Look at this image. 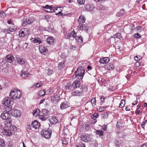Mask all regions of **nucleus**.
<instances>
[{
    "label": "nucleus",
    "instance_id": "obj_1",
    "mask_svg": "<svg viewBox=\"0 0 147 147\" xmlns=\"http://www.w3.org/2000/svg\"><path fill=\"white\" fill-rule=\"evenodd\" d=\"M80 85V82L79 81H75L72 84L68 82L65 86V88L66 90H71L73 88L75 89Z\"/></svg>",
    "mask_w": 147,
    "mask_h": 147
},
{
    "label": "nucleus",
    "instance_id": "obj_2",
    "mask_svg": "<svg viewBox=\"0 0 147 147\" xmlns=\"http://www.w3.org/2000/svg\"><path fill=\"white\" fill-rule=\"evenodd\" d=\"M22 93L21 91L16 89H14L11 91L10 96L13 99H19L21 96Z\"/></svg>",
    "mask_w": 147,
    "mask_h": 147
},
{
    "label": "nucleus",
    "instance_id": "obj_3",
    "mask_svg": "<svg viewBox=\"0 0 147 147\" xmlns=\"http://www.w3.org/2000/svg\"><path fill=\"white\" fill-rule=\"evenodd\" d=\"M29 30L27 28H25L20 30L19 32V36L20 37H25L30 33Z\"/></svg>",
    "mask_w": 147,
    "mask_h": 147
},
{
    "label": "nucleus",
    "instance_id": "obj_4",
    "mask_svg": "<svg viewBox=\"0 0 147 147\" xmlns=\"http://www.w3.org/2000/svg\"><path fill=\"white\" fill-rule=\"evenodd\" d=\"M52 133V131L49 129H43L41 131V135L46 138H49L51 137Z\"/></svg>",
    "mask_w": 147,
    "mask_h": 147
},
{
    "label": "nucleus",
    "instance_id": "obj_5",
    "mask_svg": "<svg viewBox=\"0 0 147 147\" xmlns=\"http://www.w3.org/2000/svg\"><path fill=\"white\" fill-rule=\"evenodd\" d=\"M39 50L40 53L44 55H47L48 52V51L46 47L42 45L39 46Z\"/></svg>",
    "mask_w": 147,
    "mask_h": 147
},
{
    "label": "nucleus",
    "instance_id": "obj_6",
    "mask_svg": "<svg viewBox=\"0 0 147 147\" xmlns=\"http://www.w3.org/2000/svg\"><path fill=\"white\" fill-rule=\"evenodd\" d=\"M11 115L14 117H19L21 115V111H20L18 110L15 108L11 110Z\"/></svg>",
    "mask_w": 147,
    "mask_h": 147
},
{
    "label": "nucleus",
    "instance_id": "obj_7",
    "mask_svg": "<svg viewBox=\"0 0 147 147\" xmlns=\"http://www.w3.org/2000/svg\"><path fill=\"white\" fill-rule=\"evenodd\" d=\"M13 102L12 100L9 97H6L3 100L2 103L5 105L13 104Z\"/></svg>",
    "mask_w": 147,
    "mask_h": 147
},
{
    "label": "nucleus",
    "instance_id": "obj_8",
    "mask_svg": "<svg viewBox=\"0 0 147 147\" xmlns=\"http://www.w3.org/2000/svg\"><path fill=\"white\" fill-rule=\"evenodd\" d=\"M81 140L85 142H87L90 140L89 136L87 134H82L81 136Z\"/></svg>",
    "mask_w": 147,
    "mask_h": 147
},
{
    "label": "nucleus",
    "instance_id": "obj_9",
    "mask_svg": "<svg viewBox=\"0 0 147 147\" xmlns=\"http://www.w3.org/2000/svg\"><path fill=\"white\" fill-rule=\"evenodd\" d=\"M0 117L3 119L6 120L10 117V115L8 112L3 111Z\"/></svg>",
    "mask_w": 147,
    "mask_h": 147
},
{
    "label": "nucleus",
    "instance_id": "obj_10",
    "mask_svg": "<svg viewBox=\"0 0 147 147\" xmlns=\"http://www.w3.org/2000/svg\"><path fill=\"white\" fill-rule=\"evenodd\" d=\"M33 128L36 129H38L40 127V123L37 120H35L33 121L31 124Z\"/></svg>",
    "mask_w": 147,
    "mask_h": 147
},
{
    "label": "nucleus",
    "instance_id": "obj_11",
    "mask_svg": "<svg viewBox=\"0 0 147 147\" xmlns=\"http://www.w3.org/2000/svg\"><path fill=\"white\" fill-rule=\"evenodd\" d=\"M14 59V58L13 56L11 55H7L5 58V60L8 63H11Z\"/></svg>",
    "mask_w": 147,
    "mask_h": 147
},
{
    "label": "nucleus",
    "instance_id": "obj_12",
    "mask_svg": "<svg viewBox=\"0 0 147 147\" xmlns=\"http://www.w3.org/2000/svg\"><path fill=\"white\" fill-rule=\"evenodd\" d=\"M60 99V96H59L56 95L53 96L51 98L52 102L55 103H57Z\"/></svg>",
    "mask_w": 147,
    "mask_h": 147
},
{
    "label": "nucleus",
    "instance_id": "obj_13",
    "mask_svg": "<svg viewBox=\"0 0 147 147\" xmlns=\"http://www.w3.org/2000/svg\"><path fill=\"white\" fill-rule=\"evenodd\" d=\"M69 106V104L67 102L64 101L61 103L60 107L61 109L63 110L67 108Z\"/></svg>",
    "mask_w": 147,
    "mask_h": 147
},
{
    "label": "nucleus",
    "instance_id": "obj_14",
    "mask_svg": "<svg viewBox=\"0 0 147 147\" xmlns=\"http://www.w3.org/2000/svg\"><path fill=\"white\" fill-rule=\"evenodd\" d=\"M4 135L10 136L12 135V133L9 130L6 129H3L1 132Z\"/></svg>",
    "mask_w": 147,
    "mask_h": 147
},
{
    "label": "nucleus",
    "instance_id": "obj_15",
    "mask_svg": "<svg viewBox=\"0 0 147 147\" xmlns=\"http://www.w3.org/2000/svg\"><path fill=\"white\" fill-rule=\"evenodd\" d=\"M109 59L108 57H105L100 59L99 60V62L101 63L106 64L109 62Z\"/></svg>",
    "mask_w": 147,
    "mask_h": 147
},
{
    "label": "nucleus",
    "instance_id": "obj_16",
    "mask_svg": "<svg viewBox=\"0 0 147 147\" xmlns=\"http://www.w3.org/2000/svg\"><path fill=\"white\" fill-rule=\"evenodd\" d=\"M21 19L22 20V25L23 26H25L28 24V23L27 17L25 16H22L21 17Z\"/></svg>",
    "mask_w": 147,
    "mask_h": 147
},
{
    "label": "nucleus",
    "instance_id": "obj_17",
    "mask_svg": "<svg viewBox=\"0 0 147 147\" xmlns=\"http://www.w3.org/2000/svg\"><path fill=\"white\" fill-rule=\"evenodd\" d=\"M50 123L51 124H55L59 122V120L57 117H52L50 120Z\"/></svg>",
    "mask_w": 147,
    "mask_h": 147
},
{
    "label": "nucleus",
    "instance_id": "obj_18",
    "mask_svg": "<svg viewBox=\"0 0 147 147\" xmlns=\"http://www.w3.org/2000/svg\"><path fill=\"white\" fill-rule=\"evenodd\" d=\"M83 94V93L82 91L77 90V91H74L71 93V94L73 96H81Z\"/></svg>",
    "mask_w": 147,
    "mask_h": 147
},
{
    "label": "nucleus",
    "instance_id": "obj_19",
    "mask_svg": "<svg viewBox=\"0 0 147 147\" xmlns=\"http://www.w3.org/2000/svg\"><path fill=\"white\" fill-rule=\"evenodd\" d=\"M84 70L83 69V68L81 67H78L77 70L75 71V73L84 74Z\"/></svg>",
    "mask_w": 147,
    "mask_h": 147
},
{
    "label": "nucleus",
    "instance_id": "obj_20",
    "mask_svg": "<svg viewBox=\"0 0 147 147\" xmlns=\"http://www.w3.org/2000/svg\"><path fill=\"white\" fill-rule=\"evenodd\" d=\"M52 5H46L45 6H43L42 7L43 8H45L46 9L45 11L47 12H52V10H53L52 9Z\"/></svg>",
    "mask_w": 147,
    "mask_h": 147
},
{
    "label": "nucleus",
    "instance_id": "obj_21",
    "mask_svg": "<svg viewBox=\"0 0 147 147\" xmlns=\"http://www.w3.org/2000/svg\"><path fill=\"white\" fill-rule=\"evenodd\" d=\"M47 41L48 43L53 45L54 44V38L52 37H49L47 39Z\"/></svg>",
    "mask_w": 147,
    "mask_h": 147
},
{
    "label": "nucleus",
    "instance_id": "obj_22",
    "mask_svg": "<svg viewBox=\"0 0 147 147\" xmlns=\"http://www.w3.org/2000/svg\"><path fill=\"white\" fill-rule=\"evenodd\" d=\"M31 40L32 42L35 43H38V44H40L41 43V41L40 39V38H32L31 39Z\"/></svg>",
    "mask_w": 147,
    "mask_h": 147
},
{
    "label": "nucleus",
    "instance_id": "obj_23",
    "mask_svg": "<svg viewBox=\"0 0 147 147\" xmlns=\"http://www.w3.org/2000/svg\"><path fill=\"white\" fill-rule=\"evenodd\" d=\"M16 59H17L18 62L20 64L22 65L25 63V60L22 57H17Z\"/></svg>",
    "mask_w": 147,
    "mask_h": 147
},
{
    "label": "nucleus",
    "instance_id": "obj_24",
    "mask_svg": "<svg viewBox=\"0 0 147 147\" xmlns=\"http://www.w3.org/2000/svg\"><path fill=\"white\" fill-rule=\"evenodd\" d=\"M83 74H79L78 73H75V74L73 75V77L74 78H76L78 80L82 79L83 77Z\"/></svg>",
    "mask_w": 147,
    "mask_h": 147
},
{
    "label": "nucleus",
    "instance_id": "obj_25",
    "mask_svg": "<svg viewBox=\"0 0 147 147\" xmlns=\"http://www.w3.org/2000/svg\"><path fill=\"white\" fill-rule=\"evenodd\" d=\"M20 76L22 78H24L29 77L31 76V74L27 72H22Z\"/></svg>",
    "mask_w": 147,
    "mask_h": 147
},
{
    "label": "nucleus",
    "instance_id": "obj_26",
    "mask_svg": "<svg viewBox=\"0 0 147 147\" xmlns=\"http://www.w3.org/2000/svg\"><path fill=\"white\" fill-rule=\"evenodd\" d=\"M5 107H4L5 111L8 112L10 111H11V105H5Z\"/></svg>",
    "mask_w": 147,
    "mask_h": 147
},
{
    "label": "nucleus",
    "instance_id": "obj_27",
    "mask_svg": "<svg viewBox=\"0 0 147 147\" xmlns=\"http://www.w3.org/2000/svg\"><path fill=\"white\" fill-rule=\"evenodd\" d=\"M78 22L80 24L83 23L85 22V17L84 16L81 15L78 19Z\"/></svg>",
    "mask_w": 147,
    "mask_h": 147
},
{
    "label": "nucleus",
    "instance_id": "obj_28",
    "mask_svg": "<svg viewBox=\"0 0 147 147\" xmlns=\"http://www.w3.org/2000/svg\"><path fill=\"white\" fill-rule=\"evenodd\" d=\"M40 111L38 109H36L33 111L32 114L34 116L37 117L38 115L39 116V114L40 113Z\"/></svg>",
    "mask_w": 147,
    "mask_h": 147
},
{
    "label": "nucleus",
    "instance_id": "obj_29",
    "mask_svg": "<svg viewBox=\"0 0 147 147\" xmlns=\"http://www.w3.org/2000/svg\"><path fill=\"white\" fill-rule=\"evenodd\" d=\"M94 7L93 5H91L90 4L87 5L85 7L86 9L88 11H92V10Z\"/></svg>",
    "mask_w": 147,
    "mask_h": 147
},
{
    "label": "nucleus",
    "instance_id": "obj_30",
    "mask_svg": "<svg viewBox=\"0 0 147 147\" xmlns=\"http://www.w3.org/2000/svg\"><path fill=\"white\" fill-rule=\"evenodd\" d=\"M107 68V69L112 70L114 69V66L112 64L109 63L108 65Z\"/></svg>",
    "mask_w": 147,
    "mask_h": 147
},
{
    "label": "nucleus",
    "instance_id": "obj_31",
    "mask_svg": "<svg viewBox=\"0 0 147 147\" xmlns=\"http://www.w3.org/2000/svg\"><path fill=\"white\" fill-rule=\"evenodd\" d=\"M76 33L74 31H72L70 33V36L71 37H73L75 38L76 39H78V36H76Z\"/></svg>",
    "mask_w": 147,
    "mask_h": 147
},
{
    "label": "nucleus",
    "instance_id": "obj_32",
    "mask_svg": "<svg viewBox=\"0 0 147 147\" xmlns=\"http://www.w3.org/2000/svg\"><path fill=\"white\" fill-rule=\"evenodd\" d=\"M28 23V24L32 23L34 22V19L33 18L31 17H27Z\"/></svg>",
    "mask_w": 147,
    "mask_h": 147
},
{
    "label": "nucleus",
    "instance_id": "obj_33",
    "mask_svg": "<svg viewBox=\"0 0 147 147\" xmlns=\"http://www.w3.org/2000/svg\"><path fill=\"white\" fill-rule=\"evenodd\" d=\"M78 27V29L79 30H85L86 28V29L88 28H87L86 27L85 25L84 24H81L80 26H79Z\"/></svg>",
    "mask_w": 147,
    "mask_h": 147
},
{
    "label": "nucleus",
    "instance_id": "obj_34",
    "mask_svg": "<svg viewBox=\"0 0 147 147\" xmlns=\"http://www.w3.org/2000/svg\"><path fill=\"white\" fill-rule=\"evenodd\" d=\"M113 36L114 38L120 39L122 37L121 34L119 33H116Z\"/></svg>",
    "mask_w": 147,
    "mask_h": 147
},
{
    "label": "nucleus",
    "instance_id": "obj_35",
    "mask_svg": "<svg viewBox=\"0 0 147 147\" xmlns=\"http://www.w3.org/2000/svg\"><path fill=\"white\" fill-rule=\"evenodd\" d=\"M5 145L4 140L2 139H0V147H4Z\"/></svg>",
    "mask_w": 147,
    "mask_h": 147
},
{
    "label": "nucleus",
    "instance_id": "obj_36",
    "mask_svg": "<svg viewBox=\"0 0 147 147\" xmlns=\"http://www.w3.org/2000/svg\"><path fill=\"white\" fill-rule=\"evenodd\" d=\"M45 91L43 90H40L38 92V95L40 96H44L45 95Z\"/></svg>",
    "mask_w": 147,
    "mask_h": 147
},
{
    "label": "nucleus",
    "instance_id": "obj_37",
    "mask_svg": "<svg viewBox=\"0 0 147 147\" xmlns=\"http://www.w3.org/2000/svg\"><path fill=\"white\" fill-rule=\"evenodd\" d=\"M81 88H80V89H82V90L80 91H83L85 92L87 91V87L84 85H82L81 86Z\"/></svg>",
    "mask_w": 147,
    "mask_h": 147
},
{
    "label": "nucleus",
    "instance_id": "obj_38",
    "mask_svg": "<svg viewBox=\"0 0 147 147\" xmlns=\"http://www.w3.org/2000/svg\"><path fill=\"white\" fill-rule=\"evenodd\" d=\"M39 119L42 121H45L47 119V117L46 116H41V115L39 116Z\"/></svg>",
    "mask_w": 147,
    "mask_h": 147
},
{
    "label": "nucleus",
    "instance_id": "obj_39",
    "mask_svg": "<svg viewBox=\"0 0 147 147\" xmlns=\"http://www.w3.org/2000/svg\"><path fill=\"white\" fill-rule=\"evenodd\" d=\"M98 117V114L97 113H95V114L92 115L91 117V118L92 119L94 120H95Z\"/></svg>",
    "mask_w": 147,
    "mask_h": 147
},
{
    "label": "nucleus",
    "instance_id": "obj_40",
    "mask_svg": "<svg viewBox=\"0 0 147 147\" xmlns=\"http://www.w3.org/2000/svg\"><path fill=\"white\" fill-rule=\"evenodd\" d=\"M46 72L47 74L48 75H51L53 73L52 71L49 69H47L46 70Z\"/></svg>",
    "mask_w": 147,
    "mask_h": 147
},
{
    "label": "nucleus",
    "instance_id": "obj_41",
    "mask_svg": "<svg viewBox=\"0 0 147 147\" xmlns=\"http://www.w3.org/2000/svg\"><path fill=\"white\" fill-rule=\"evenodd\" d=\"M96 133L99 136H102L103 134V132L101 130H98L96 131Z\"/></svg>",
    "mask_w": 147,
    "mask_h": 147
},
{
    "label": "nucleus",
    "instance_id": "obj_42",
    "mask_svg": "<svg viewBox=\"0 0 147 147\" xmlns=\"http://www.w3.org/2000/svg\"><path fill=\"white\" fill-rule=\"evenodd\" d=\"M141 57L140 55H137L134 57V59L136 61H138L141 58Z\"/></svg>",
    "mask_w": 147,
    "mask_h": 147
},
{
    "label": "nucleus",
    "instance_id": "obj_43",
    "mask_svg": "<svg viewBox=\"0 0 147 147\" xmlns=\"http://www.w3.org/2000/svg\"><path fill=\"white\" fill-rule=\"evenodd\" d=\"M125 100H122V102L120 103L119 105V107L120 108H122L124 107L125 105Z\"/></svg>",
    "mask_w": 147,
    "mask_h": 147
},
{
    "label": "nucleus",
    "instance_id": "obj_44",
    "mask_svg": "<svg viewBox=\"0 0 147 147\" xmlns=\"http://www.w3.org/2000/svg\"><path fill=\"white\" fill-rule=\"evenodd\" d=\"M134 36L136 38H139L141 37V35L138 33H137L134 34Z\"/></svg>",
    "mask_w": 147,
    "mask_h": 147
},
{
    "label": "nucleus",
    "instance_id": "obj_45",
    "mask_svg": "<svg viewBox=\"0 0 147 147\" xmlns=\"http://www.w3.org/2000/svg\"><path fill=\"white\" fill-rule=\"evenodd\" d=\"M42 85V84L40 83H38L35 84H34V86L37 88H38L41 86Z\"/></svg>",
    "mask_w": 147,
    "mask_h": 147
},
{
    "label": "nucleus",
    "instance_id": "obj_46",
    "mask_svg": "<svg viewBox=\"0 0 147 147\" xmlns=\"http://www.w3.org/2000/svg\"><path fill=\"white\" fill-rule=\"evenodd\" d=\"M42 113H43L45 115H47L48 114V111L46 109H42Z\"/></svg>",
    "mask_w": 147,
    "mask_h": 147
},
{
    "label": "nucleus",
    "instance_id": "obj_47",
    "mask_svg": "<svg viewBox=\"0 0 147 147\" xmlns=\"http://www.w3.org/2000/svg\"><path fill=\"white\" fill-rule=\"evenodd\" d=\"M124 13H121V11L117 12L116 14V16L117 17H121V16H123Z\"/></svg>",
    "mask_w": 147,
    "mask_h": 147
},
{
    "label": "nucleus",
    "instance_id": "obj_48",
    "mask_svg": "<svg viewBox=\"0 0 147 147\" xmlns=\"http://www.w3.org/2000/svg\"><path fill=\"white\" fill-rule=\"evenodd\" d=\"M102 118L104 119L107 118L108 117V114L107 113H104L102 114Z\"/></svg>",
    "mask_w": 147,
    "mask_h": 147
},
{
    "label": "nucleus",
    "instance_id": "obj_49",
    "mask_svg": "<svg viewBox=\"0 0 147 147\" xmlns=\"http://www.w3.org/2000/svg\"><path fill=\"white\" fill-rule=\"evenodd\" d=\"M77 2L80 5H82L84 3V0H77Z\"/></svg>",
    "mask_w": 147,
    "mask_h": 147
},
{
    "label": "nucleus",
    "instance_id": "obj_50",
    "mask_svg": "<svg viewBox=\"0 0 147 147\" xmlns=\"http://www.w3.org/2000/svg\"><path fill=\"white\" fill-rule=\"evenodd\" d=\"M91 102L92 105H93V104L94 105H95L96 103V100L95 98H92Z\"/></svg>",
    "mask_w": 147,
    "mask_h": 147
},
{
    "label": "nucleus",
    "instance_id": "obj_51",
    "mask_svg": "<svg viewBox=\"0 0 147 147\" xmlns=\"http://www.w3.org/2000/svg\"><path fill=\"white\" fill-rule=\"evenodd\" d=\"M5 14L3 11L0 12V16L2 18H4L5 16Z\"/></svg>",
    "mask_w": 147,
    "mask_h": 147
},
{
    "label": "nucleus",
    "instance_id": "obj_52",
    "mask_svg": "<svg viewBox=\"0 0 147 147\" xmlns=\"http://www.w3.org/2000/svg\"><path fill=\"white\" fill-rule=\"evenodd\" d=\"M70 49L71 51H74L76 49V47L74 45H71Z\"/></svg>",
    "mask_w": 147,
    "mask_h": 147
},
{
    "label": "nucleus",
    "instance_id": "obj_53",
    "mask_svg": "<svg viewBox=\"0 0 147 147\" xmlns=\"http://www.w3.org/2000/svg\"><path fill=\"white\" fill-rule=\"evenodd\" d=\"M78 39L79 42H82L83 39L81 36H80L79 37L78 36Z\"/></svg>",
    "mask_w": 147,
    "mask_h": 147
},
{
    "label": "nucleus",
    "instance_id": "obj_54",
    "mask_svg": "<svg viewBox=\"0 0 147 147\" xmlns=\"http://www.w3.org/2000/svg\"><path fill=\"white\" fill-rule=\"evenodd\" d=\"M84 127H85V129L87 130H89L90 129V125L88 124H86L85 125Z\"/></svg>",
    "mask_w": 147,
    "mask_h": 147
},
{
    "label": "nucleus",
    "instance_id": "obj_55",
    "mask_svg": "<svg viewBox=\"0 0 147 147\" xmlns=\"http://www.w3.org/2000/svg\"><path fill=\"white\" fill-rule=\"evenodd\" d=\"M63 8L62 7H56L55 9H54L55 10H59V9L61 11H62V10H63Z\"/></svg>",
    "mask_w": 147,
    "mask_h": 147
},
{
    "label": "nucleus",
    "instance_id": "obj_56",
    "mask_svg": "<svg viewBox=\"0 0 147 147\" xmlns=\"http://www.w3.org/2000/svg\"><path fill=\"white\" fill-rule=\"evenodd\" d=\"M10 128H11V129H12V130H13V131H15L17 130L16 128V127L14 126H12L10 127Z\"/></svg>",
    "mask_w": 147,
    "mask_h": 147
},
{
    "label": "nucleus",
    "instance_id": "obj_57",
    "mask_svg": "<svg viewBox=\"0 0 147 147\" xmlns=\"http://www.w3.org/2000/svg\"><path fill=\"white\" fill-rule=\"evenodd\" d=\"M120 123H119L118 122H117V124H116L117 127L119 129H121L122 128V126L119 125Z\"/></svg>",
    "mask_w": 147,
    "mask_h": 147
},
{
    "label": "nucleus",
    "instance_id": "obj_58",
    "mask_svg": "<svg viewBox=\"0 0 147 147\" xmlns=\"http://www.w3.org/2000/svg\"><path fill=\"white\" fill-rule=\"evenodd\" d=\"M96 2H99V3H102L104 2L105 0H94Z\"/></svg>",
    "mask_w": 147,
    "mask_h": 147
},
{
    "label": "nucleus",
    "instance_id": "obj_59",
    "mask_svg": "<svg viewBox=\"0 0 147 147\" xmlns=\"http://www.w3.org/2000/svg\"><path fill=\"white\" fill-rule=\"evenodd\" d=\"M119 142L118 140H116V141H115V143L117 147H118L119 146Z\"/></svg>",
    "mask_w": 147,
    "mask_h": 147
},
{
    "label": "nucleus",
    "instance_id": "obj_60",
    "mask_svg": "<svg viewBox=\"0 0 147 147\" xmlns=\"http://www.w3.org/2000/svg\"><path fill=\"white\" fill-rule=\"evenodd\" d=\"M63 64V63L62 62L60 63L59 64V68H61L62 67V65Z\"/></svg>",
    "mask_w": 147,
    "mask_h": 147
},
{
    "label": "nucleus",
    "instance_id": "obj_61",
    "mask_svg": "<svg viewBox=\"0 0 147 147\" xmlns=\"http://www.w3.org/2000/svg\"><path fill=\"white\" fill-rule=\"evenodd\" d=\"M136 29L138 30H140V31H140V30H142V28L141 27H140L139 26H137L136 27Z\"/></svg>",
    "mask_w": 147,
    "mask_h": 147
},
{
    "label": "nucleus",
    "instance_id": "obj_62",
    "mask_svg": "<svg viewBox=\"0 0 147 147\" xmlns=\"http://www.w3.org/2000/svg\"><path fill=\"white\" fill-rule=\"evenodd\" d=\"M146 123L144 122V121H143L142 122V125H141V127L142 128H144V126L145 124Z\"/></svg>",
    "mask_w": 147,
    "mask_h": 147
},
{
    "label": "nucleus",
    "instance_id": "obj_63",
    "mask_svg": "<svg viewBox=\"0 0 147 147\" xmlns=\"http://www.w3.org/2000/svg\"><path fill=\"white\" fill-rule=\"evenodd\" d=\"M26 128L29 130H30L31 129V127L30 125H27L26 126Z\"/></svg>",
    "mask_w": 147,
    "mask_h": 147
},
{
    "label": "nucleus",
    "instance_id": "obj_64",
    "mask_svg": "<svg viewBox=\"0 0 147 147\" xmlns=\"http://www.w3.org/2000/svg\"><path fill=\"white\" fill-rule=\"evenodd\" d=\"M80 146L81 147H86L85 145L82 143H81L80 144Z\"/></svg>",
    "mask_w": 147,
    "mask_h": 147
}]
</instances>
